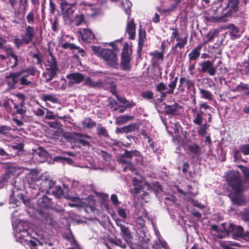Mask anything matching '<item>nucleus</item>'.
Wrapping results in <instances>:
<instances>
[{
	"mask_svg": "<svg viewBox=\"0 0 249 249\" xmlns=\"http://www.w3.org/2000/svg\"><path fill=\"white\" fill-rule=\"evenodd\" d=\"M132 182L136 193L137 194L140 193L141 189H142L143 182L138 179L136 178H132Z\"/></svg>",
	"mask_w": 249,
	"mask_h": 249,
	"instance_id": "34",
	"label": "nucleus"
},
{
	"mask_svg": "<svg viewBox=\"0 0 249 249\" xmlns=\"http://www.w3.org/2000/svg\"><path fill=\"white\" fill-rule=\"evenodd\" d=\"M45 66L47 71H58V67L56 58L51 53H49V57L46 61Z\"/></svg>",
	"mask_w": 249,
	"mask_h": 249,
	"instance_id": "12",
	"label": "nucleus"
},
{
	"mask_svg": "<svg viewBox=\"0 0 249 249\" xmlns=\"http://www.w3.org/2000/svg\"><path fill=\"white\" fill-rule=\"evenodd\" d=\"M110 199L113 204L115 205H118L120 203L117 196L115 194H112L111 196Z\"/></svg>",
	"mask_w": 249,
	"mask_h": 249,
	"instance_id": "62",
	"label": "nucleus"
},
{
	"mask_svg": "<svg viewBox=\"0 0 249 249\" xmlns=\"http://www.w3.org/2000/svg\"><path fill=\"white\" fill-rule=\"evenodd\" d=\"M242 218L244 221L249 222V209L243 213Z\"/></svg>",
	"mask_w": 249,
	"mask_h": 249,
	"instance_id": "61",
	"label": "nucleus"
},
{
	"mask_svg": "<svg viewBox=\"0 0 249 249\" xmlns=\"http://www.w3.org/2000/svg\"><path fill=\"white\" fill-rule=\"evenodd\" d=\"M8 55L9 56H10L12 58L14 59V64L12 66H11L12 68H15L17 67L18 65V56L15 54L12 50H11L10 52H8Z\"/></svg>",
	"mask_w": 249,
	"mask_h": 249,
	"instance_id": "51",
	"label": "nucleus"
},
{
	"mask_svg": "<svg viewBox=\"0 0 249 249\" xmlns=\"http://www.w3.org/2000/svg\"><path fill=\"white\" fill-rule=\"evenodd\" d=\"M36 71L33 67H29L20 71V72H22V74L25 73V75H27V77L30 75H34Z\"/></svg>",
	"mask_w": 249,
	"mask_h": 249,
	"instance_id": "40",
	"label": "nucleus"
},
{
	"mask_svg": "<svg viewBox=\"0 0 249 249\" xmlns=\"http://www.w3.org/2000/svg\"><path fill=\"white\" fill-rule=\"evenodd\" d=\"M240 0H228V6L229 10L223 15L216 18V20L218 22H226L229 20V18L236 17L239 11V3Z\"/></svg>",
	"mask_w": 249,
	"mask_h": 249,
	"instance_id": "5",
	"label": "nucleus"
},
{
	"mask_svg": "<svg viewBox=\"0 0 249 249\" xmlns=\"http://www.w3.org/2000/svg\"><path fill=\"white\" fill-rule=\"evenodd\" d=\"M57 71H47L43 72V76L46 82H49L51 81L53 77L56 76Z\"/></svg>",
	"mask_w": 249,
	"mask_h": 249,
	"instance_id": "31",
	"label": "nucleus"
},
{
	"mask_svg": "<svg viewBox=\"0 0 249 249\" xmlns=\"http://www.w3.org/2000/svg\"><path fill=\"white\" fill-rule=\"evenodd\" d=\"M220 246L224 249H234L233 247H239V243L233 241H221Z\"/></svg>",
	"mask_w": 249,
	"mask_h": 249,
	"instance_id": "28",
	"label": "nucleus"
},
{
	"mask_svg": "<svg viewBox=\"0 0 249 249\" xmlns=\"http://www.w3.org/2000/svg\"><path fill=\"white\" fill-rule=\"evenodd\" d=\"M83 128H92L96 125L95 122L93 121L90 118H85L81 122Z\"/></svg>",
	"mask_w": 249,
	"mask_h": 249,
	"instance_id": "33",
	"label": "nucleus"
},
{
	"mask_svg": "<svg viewBox=\"0 0 249 249\" xmlns=\"http://www.w3.org/2000/svg\"><path fill=\"white\" fill-rule=\"evenodd\" d=\"M248 85L246 84H244L243 83H241L237 86L236 89H234V91L239 90L241 91L242 90H246L247 89Z\"/></svg>",
	"mask_w": 249,
	"mask_h": 249,
	"instance_id": "63",
	"label": "nucleus"
},
{
	"mask_svg": "<svg viewBox=\"0 0 249 249\" xmlns=\"http://www.w3.org/2000/svg\"><path fill=\"white\" fill-rule=\"evenodd\" d=\"M187 36H185L183 37V40L177 41V43L176 44L175 46H174L172 49L173 53H178V49L181 50L185 47L187 42Z\"/></svg>",
	"mask_w": 249,
	"mask_h": 249,
	"instance_id": "25",
	"label": "nucleus"
},
{
	"mask_svg": "<svg viewBox=\"0 0 249 249\" xmlns=\"http://www.w3.org/2000/svg\"><path fill=\"white\" fill-rule=\"evenodd\" d=\"M24 145L22 143H17L15 145H10V157H14L18 155V153L23 150Z\"/></svg>",
	"mask_w": 249,
	"mask_h": 249,
	"instance_id": "23",
	"label": "nucleus"
},
{
	"mask_svg": "<svg viewBox=\"0 0 249 249\" xmlns=\"http://www.w3.org/2000/svg\"><path fill=\"white\" fill-rule=\"evenodd\" d=\"M213 61H204L199 64L201 67L200 71L203 73L208 72L211 76L216 74V68L213 66Z\"/></svg>",
	"mask_w": 249,
	"mask_h": 249,
	"instance_id": "11",
	"label": "nucleus"
},
{
	"mask_svg": "<svg viewBox=\"0 0 249 249\" xmlns=\"http://www.w3.org/2000/svg\"><path fill=\"white\" fill-rule=\"evenodd\" d=\"M47 112L45 116V118L47 119H55L56 118L59 119H63L64 116H58L57 114H54L53 113L48 109H46Z\"/></svg>",
	"mask_w": 249,
	"mask_h": 249,
	"instance_id": "45",
	"label": "nucleus"
},
{
	"mask_svg": "<svg viewBox=\"0 0 249 249\" xmlns=\"http://www.w3.org/2000/svg\"><path fill=\"white\" fill-rule=\"evenodd\" d=\"M178 79V77H176L174 80L171 81L168 84V87L170 89H168L169 91H168L167 92H168L169 94L174 93V89L176 87Z\"/></svg>",
	"mask_w": 249,
	"mask_h": 249,
	"instance_id": "39",
	"label": "nucleus"
},
{
	"mask_svg": "<svg viewBox=\"0 0 249 249\" xmlns=\"http://www.w3.org/2000/svg\"><path fill=\"white\" fill-rule=\"evenodd\" d=\"M20 83L22 85L29 86L32 84V82L27 79V75L23 76L20 79Z\"/></svg>",
	"mask_w": 249,
	"mask_h": 249,
	"instance_id": "56",
	"label": "nucleus"
},
{
	"mask_svg": "<svg viewBox=\"0 0 249 249\" xmlns=\"http://www.w3.org/2000/svg\"><path fill=\"white\" fill-rule=\"evenodd\" d=\"M61 47L63 49H68L70 48L71 50L76 49L78 50L79 47L76 46L75 44L73 43H71L69 42H65L64 44H62L61 45Z\"/></svg>",
	"mask_w": 249,
	"mask_h": 249,
	"instance_id": "52",
	"label": "nucleus"
},
{
	"mask_svg": "<svg viewBox=\"0 0 249 249\" xmlns=\"http://www.w3.org/2000/svg\"><path fill=\"white\" fill-rule=\"evenodd\" d=\"M241 170L247 178H249V169L245 166L241 167Z\"/></svg>",
	"mask_w": 249,
	"mask_h": 249,
	"instance_id": "64",
	"label": "nucleus"
},
{
	"mask_svg": "<svg viewBox=\"0 0 249 249\" xmlns=\"http://www.w3.org/2000/svg\"><path fill=\"white\" fill-rule=\"evenodd\" d=\"M48 240H51L49 238L46 239L44 237H42L41 240L37 241V242L40 245L45 246L46 247V249H53V248L52 249L48 248Z\"/></svg>",
	"mask_w": 249,
	"mask_h": 249,
	"instance_id": "54",
	"label": "nucleus"
},
{
	"mask_svg": "<svg viewBox=\"0 0 249 249\" xmlns=\"http://www.w3.org/2000/svg\"><path fill=\"white\" fill-rule=\"evenodd\" d=\"M27 21L29 24H33L35 22V16L32 12H29L26 16Z\"/></svg>",
	"mask_w": 249,
	"mask_h": 249,
	"instance_id": "55",
	"label": "nucleus"
},
{
	"mask_svg": "<svg viewBox=\"0 0 249 249\" xmlns=\"http://www.w3.org/2000/svg\"><path fill=\"white\" fill-rule=\"evenodd\" d=\"M150 54L151 56H153L154 58L160 60L161 61H162L163 60V53H161L158 52L157 51H155L153 52L150 53Z\"/></svg>",
	"mask_w": 249,
	"mask_h": 249,
	"instance_id": "50",
	"label": "nucleus"
},
{
	"mask_svg": "<svg viewBox=\"0 0 249 249\" xmlns=\"http://www.w3.org/2000/svg\"><path fill=\"white\" fill-rule=\"evenodd\" d=\"M136 25L134 19H131L127 22L125 32L128 35V38L133 40L135 37Z\"/></svg>",
	"mask_w": 249,
	"mask_h": 249,
	"instance_id": "14",
	"label": "nucleus"
},
{
	"mask_svg": "<svg viewBox=\"0 0 249 249\" xmlns=\"http://www.w3.org/2000/svg\"><path fill=\"white\" fill-rule=\"evenodd\" d=\"M211 227L216 232V235L220 238L226 237L230 233L232 234L233 238L236 240L240 237L245 238L249 236V232H245L242 226H236L232 224H229L227 230L225 229V223L222 224L220 227L213 225Z\"/></svg>",
	"mask_w": 249,
	"mask_h": 249,
	"instance_id": "2",
	"label": "nucleus"
},
{
	"mask_svg": "<svg viewBox=\"0 0 249 249\" xmlns=\"http://www.w3.org/2000/svg\"><path fill=\"white\" fill-rule=\"evenodd\" d=\"M124 127L125 133H128L136 130L138 128V125L136 124L133 123Z\"/></svg>",
	"mask_w": 249,
	"mask_h": 249,
	"instance_id": "47",
	"label": "nucleus"
},
{
	"mask_svg": "<svg viewBox=\"0 0 249 249\" xmlns=\"http://www.w3.org/2000/svg\"><path fill=\"white\" fill-rule=\"evenodd\" d=\"M209 127V125L207 123L202 124L197 130L198 134L202 136H204L207 134V130Z\"/></svg>",
	"mask_w": 249,
	"mask_h": 249,
	"instance_id": "43",
	"label": "nucleus"
},
{
	"mask_svg": "<svg viewBox=\"0 0 249 249\" xmlns=\"http://www.w3.org/2000/svg\"><path fill=\"white\" fill-rule=\"evenodd\" d=\"M84 21V17L83 15L80 14L78 15H76V16L74 18L72 17V21H71V22H74L75 25L79 26L80 25L82 22Z\"/></svg>",
	"mask_w": 249,
	"mask_h": 249,
	"instance_id": "41",
	"label": "nucleus"
},
{
	"mask_svg": "<svg viewBox=\"0 0 249 249\" xmlns=\"http://www.w3.org/2000/svg\"><path fill=\"white\" fill-rule=\"evenodd\" d=\"M202 47V45H198L194 48L188 54L189 60L190 62L196 60L200 55V52Z\"/></svg>",
	"mask_w": 249,
	"mask_h": 249,
	"instance_id": "21",
	"label": "nucleus"
},
{
	"mask_svg": "<svg viewBox=\"0 0 249 249\" xmlns=\"http://www.w3.org/2000/svg\"><path fill=\"white\" fill-rule=\"evenodd\" d=\"M92 50L98 56L101 57L107 65L112 68L118 67L117 54L110 49H104L97 46H91Z\"/></svg>",
	"mask_w": 249,
	"mask_h": 249,
	"instance_id": "3",
	"label": "nucleus"
},
{
	"mask_svg": "<svg viewBox=\"0 0 249 249\" xmlns=\"http://www.w3.org/2000/svg\"><path fill=\"white\" fill-rule=\"evenodd\" d=\"M203 112L202 111L197 112L193 120V123L196 124L200 125L203 120Z\"/></svg>",
	"mask_w": 249,
	"mask_h": 249,
	"instance_id": "44",
	"label": "nucleus"
},
{
	"mask_svg": "<svg viewBox=\"0 0 249 249\" xmlns=\"http://www.w3.org/2000/svg\"><path fill=\"white\" fill-rule=\"evenodd\" d=\"M232 201L236 204L242 205L244 202V198L239 194L235 195L234 196H231Z\"/></svg>",
	"mask_w": 249,
	"mask_h": 249,
	"instance_id": "36",
	"label": "nucleus"
},
{
	"mask_svg": "<svg viewBox=\"0 0 249 249\" xmlns=\"http://www.w3.org/2000/svg\"><path fill=\"white\" fill-rule=\"evenodd\" d=\"M244 25V22H243V25H241L240 27L236 26L233 23H229L228 24L226 28L229 30V33L232 39H238L241 36L245 31L243 27Z\"/></svg>",
	"mask_w": 249,
	"mask_h": 249,
	"instance_id": "9",
	"label": "nucleus"
},
{
	"mask_svg": "<svg viewBox=\"0 0 249 249\" xmlns=\"http://www.w3.org/2000/svg\"><path fill=\"white\" fill-rule=\"evenodd\" d=\"M27 178L31 188L37 189L39 191L46 193H49L55 184V182L46 174L39 176L35 171L31 172Z\"/></svg>",
	"mask_w": 249,
	"mask_h": 249,
	"instance_id": "1",
	"label": "nucleus"
},
{
	"mask_svg": "<svg viewBox=\"0 0 249 249\" xmlns=\"http://www.w3.org/2000/svg\"><path fill=\"white\" fill-rule=\"evenodd\" d=\"M21 74L22 72L20 71L7 74L5 76V78L8 80V85L10 87H13L15 86L18 82V78L21 76Z\"/></svg>",
	"mask_w": 249,
	"mask_h": 249,
	"instance_id": "16",
	"label": "nucleus"
},
{
	"mask_svg": "<svg viewBox=\"0 0 249 249\" xmlns=\"http://www.w3.org/2000/svg\"><path fill=\"white\" fill-rule=\"evenodd\" d=\"M108 78L99 79L97 81L92 80L90 77H87L84 82V85L92 88H107V80Z\"/></svg>",
	"mask_w": 249,
	"mask_h": 249,
	"instance_id": "10",
	"label": "nucleus"
},
{
	"mask_svg": "<svg viewBox=\"0 0 249 249\" xmlns=\"http://www.w3.org/2000/svg\"><path fill=\"white\" fill-rule=\"evenodd\" d=\"M180 106L178 103H175L172 106L165 105L164 107V111L166 114H174Z\"/></svg>",
	"mask_w": 249,
	"mask_h": 249,
	"instance_id": "27",
	"label": "nucleus"
},
{
	"mask_svg": "<svg viewBox=\"0 0 249 249\" xmlns=\"http://www.w3.org/2000/svg\"><path fill=\"white\" fill-rule=\"evenodd\" d=\"M120 229L121 236L124 239L127 244L131 246L132 245L131 242L132 235L128 228L125 225H120Z\"/></svg>",
	"mask_w": 249,
	"mask_h": 249,
	"instance_id": "15",
	"label": "nucleus"
},
{
	"mask_svg": "<svg viewBox=\"0 0 249 249\" xmlns=\"http://www.w3.org/2000/svg\"><path fill=\"white\" fill-rule=\"evenodd\" d=\"M17 171V169L15 167L9 166L6 169L5 175L8 178H9L11 176L14 175Z\"/></svg>",
	"mask_w": 249,
	"mask_h": 249,
	"instance_id": "48",
	"label": "nucleus"
},
{
	"mask_svg": "<svg viewBox=\"0 0 249 249\" xmlns=\"http://www.w3.org/2000/svg\"><path fill=\"white\" fill-rule=\"evenodd\" d=\"M47 155V152L42 147H39L37 150L34 153V157L40 162H42L45 160Z\"/></svg>",
	"mask_w": 249,
	"mask_h": 249,
	"instance_id": "20",
	"label": "nucleus"
},
{
	"mask_svg": "<svg viewBox=\"0 0 249 249\" xmlns=\"http://www.w3.org/2000/svg\"><path fill=\"white\" fill-rule=\"evenodd\" d=\"M133 119V116L122 115L116 117L115 123L117 125H122Z\"/></svg>",
	"mask_w": 249,
	"mask_h": 249,
	"instance_id": "26",
	"label": "nucleus"
},
{
	"mask_svg": "<svg viewBox=\"0 0 249 249\" xmlns=\"http://www.w3.org/2000/svg\"><path fill=\"white\" fill-rule=\"evenodd\" d=\"M83 40L90 41L94 38V35L89 29H83L80 31Z\"/></svg>",
	"mask_w": 249,
	"mask_h": 249,
	"instance_id": "22",
	"label": "nucleus"
},
{
	"mask_svg": "<svg viewBox=\"0 0 249 249\" xmlns=\"http://www.w3.org/2000/svg\"><path fill=\"white\" fill-rule=\"evenodd\" d=\"M41 98L43 101L47 103L50 102L53 103H59V99L52 94H43Z\"/></svg>",
	"mask_w": 249,
	"mask_h": 249,
	"instance_id": "29",
	"label": "nucleus"
},
{
	"mask_svg": "<svg viewBox=\"0 0 249 249\" xmlns=\"http://www.w3.org/2000/svg\"><path fill=\"white\" fill-rule=\"evenodd\" d=\"M142 96L143 98L146 99V100H149L153 98V93L150 90H147L144 92H143L142 93Z\"/></svg>",
	"mask_w": 249,
	"mask_h": 249,
	"instance_id": "53",
	"label": "nucleus"
},
{
	"mask_svg": "<svg viewBox=\"0 0 249 249\" xmlns=\"http://www.w3.org/2000/svg\"><path fill=\"white\" fill-rule=\"evenodd\" d=\"M131 53L129 47L124 46L122 50L120 67L122 70L128 71L131 69L130 62L131 61Z\"/></svg>",
	"mask_w": 249,
	"mask_h": 249,
	"instance_id": "7",
	"label": "nucleus"
},
{
	"mask_svg": "<svg viewBox=\"0 0 249 249\" xmlns=\"http://www.w3.org/2000/svg\"><path fill=\"white\" fill-rule=\"evenodd\" d=\"M97 134L100 137H107L108 136L107 131L101 124H98L97 125Z\"/></svg>",
	"mask_w": 249,
	"mask_h": 249,
	"instance_id": "35",
	"label": "nucleus"
},
{
	"mask_svg": "<svg viewBox=\"0 0 249 249\" xmlns=\"http://www.w3.org/2000/svg\"><path fill=\"white\" fill-rule=\"evenodd\" d=\"M156 91L161 94V97H165L167 95L169 94L168 92H167L169 91V89H167L166 85L163 82H160L159 84H157L156 86Z\"/></svg>",
	"mask_w": 249,
	"mask_h": 249,
	"instance_id": "24",
	"label": "nucleus"
},
{
	"mask_svg": "<svg viewBox=\"0 0 249 249\" xmlns=\"http://www.w3.org/2000/svg\"><path fill=\"white\" fill-rule=\"evenodd\" d=\"M77 3L76 1L69 3L65 0H61L60 3L61 13L65 21H72L73 13L75 12V7Z\"/></svg>",
	"mask_w": 249,
	"mask_h": 249,
	"instance_id": "4",
	"label": "nucleus"
},
{
	"mask_svg": "<svg viewBox=\"0 0 249 249\" xmlns=\"http://www.w3.org/2000/svg\"><path fill=\"white\" fill-rule=\"evenodd\" d=\"M188 150L195 155H197L200 153V147L196 144L189 145Z\"/></svg>",
	"mask_w": 249,
	"mask_h": 249,
	"instance_id": "42",
	"label": "nucleus"
},
{
	"mask_svg": "<svg viewBox=\"0 0 249 249\" xmlns=\"http://www.w3.org/2000/svg\"><path fill=\"white\" fill-rule=\"evenodd\" d=\"M146 39V33L144 30L141 27L139 30V41H138V49L137 52L139 54H141L142 51L144 43Z\"/></svg>",
	"mask_w": 249,
	"mask_h": 249,
	"instance_id": "17",
	"label": "nucleus"
},
{
	"mask_svg": "<svg viewBox=\"0 0 249 249\" xmlns=\"http://www.w3.org/2000/svg\"><path fill=\"white\" fill-rule=\"evenodd\" d=\"M37 204L41 208H48L51 206V200L48 196L43 195L42 196L38 198Z\"/></svg>",
	"mask_w": 249,
	"mask_h": 249,
	"instance_id": "19",
	"label": "nucleus"
},
{
	"mask_svg": "<svg viewBox=\"0 0 249 249\" xmlns=\"http://www.w3.org/2000/svg\"><path fill=\"white\" fill-rule=\"evenodd\" d=\"M51 194L58 198H61L63 196V191L60 185H56L52 189Z\"/></svg>",
	"mask_w": 249,
	"mask_h": 249,
	"instance_id": "32",
	"label": "nucleus"
},
{
	"mask_svg": "<svg viewBox=\"0 0 249 249\" xmlns=\"http://www.w3.org/2000/svg\"><path fill=\"white\" fill-rule=\"evenodd\" d=\"M122 6L127 14H129L130 7L132 6L131 3L127 0L123 1Z\"/></svg>",
	"mask_w": 249,
	"mask_h": 249,
	"instance_id": "46",
	"label": "nucleus"
},
{
	"mask_svg": "<svg viewBox=\"0 0 249 249\" xmlns=\"http://www.w3.org/2000/svg\"><path fill=\"white\" fill-rule=\"evenodd\" d=\"M36 34V31L33 27L28 25L26 26L24 34L22 36L24 38V41H27L28 44L32 41Z\"/></svg>",
	"mask_w": 249,
	"mask_h": 249,
	"instance_id": "13",
	"label": "nucleus"
},
{
	"mask_svg": "<svg viewBox=\"0 0 249 249\" xmlns=\"http://www.w3.org/2000/svg\"><path fill=\"white\" fill-rule=\"evenodd\" d=\"M124 156H125L126 158H132L135 156L137 157L140 155V152L136 150L128 151L126 149L124 150V153L123 154Z\"/></svg>",
	"mask_w": 249,
	"mask_h": 249,
	"instance_id": "37",
	"label": "nucleus"
},
{
	"mask_svg": "<svg viewBox=\"0 0 249 249\" xmlns=\"http://www.w3.org/2000/svg\"><path fill=\"white\" fill-rule=\"evenodd\" d=\"M201 97L208 100H212V94L208 90L202 89H199Z\"/></svg>",
	"mask_w": 249,
	"mask_h": 249,
	"instance_id": "38",
	"label": "nucleus"
},
{
	"mask_svg": "<svg viewBox=\"0 0 249 249\" xmlns=\"http://www.w3.org/2000/svg\"><path fill=\"white\" fill-rule=\"evenodd\" d=\"M24 40V38L23 37H22L21 39L16 38L14 39V43L17 48H19L20 46L23 44H28V42Z\"/></svg>",
	"mask_w": 249,
	"mask_h": 249,
	"instance_id": "49",
	"label": "nucleus"
},
{
	"mask_svg": "<svg viewBox=\"0 0 249 249\" xmlns=\"http://www.w3.org/2000/svg\"><path fill=\"white\" fill-rule=\"evenodd\" d=\"M216 34V31L208 33L207 35V40L204 42V44H207L208 42L212 41V40L215 37Z\"/></svg>",
	"mask_w": 249,
	"mask_h": 249,
	"instance_id": "57",
	"label": "nucleus"
},
{
	"mask_svg": "<svg viewBox=\"0 0 249 249\" xmlns=\"http://www.w3.org/2000/svg\"><path fill=\"white\" fill-rule=\"evenodd\" d=\"M227 181L229 185L236 192H241L242 190L241 180L239 174L237 171H234L230 172L227 175Z\"/></svg>",
	"mask_w": 249,
	"mask_h": 249,
	"instance_id": "6",
	"label": "nucleus"
},
{
	"mask_svg": "<svg viewBox=\"0 0 249 249\" xmlns=\"http://www.w3.org/2000/svg\"><path fill=\"white\" fill-rule=\"evenodd\" d=\"M66 238L71 243V247L68 249H80V247L77 244L73 235L71 232L66 235Z\"/></svg>",
	"mask_w": 249,
	"mask_h": 249,
	"instance_id": "30",
	"label": "nucleus"
},
{
	"mask_svg": "<svg viewBox=\"0 0 249 249\" xmlns=\"http://www.w3.org/2000/svg\"><path fill=\"white\" fill-rule=\"evenodd\" d=\"M28 238H29V235L28 236V237H26V238H24L23 240L24 242L23 244H24L26 242H27L28 245H30L31 246H32L33 247H35L37 245V243L35 241L31 240V239H29Z\"/></svg>",
	"mask_w": 249,
	"mask_h": 249,
	"instance_id": "58",
	"label": "nucleus"
},
{
	"mask_svg": "<svg viewBox=\"0 0 249 249\" xmlns=\"http://www.w3.org/2000/svg\"><path fill=\"white\" fill-rule=\"evenodd\" d=\"M118 213L119 215L124 219H125L127 217L126 211L124 209L121 208H118Z\"/></svg>",
	"mask_w": 249,
	"mask_h": 249,
	"instance_id": "59",
	"label": "nucleus"
},
{
	"mask_svg": "<svg viewBox=\"0 0 249 249\" xmlns=\"http://www.w3.org/2000/svg\"><path fill=\"white\" fill-rule=\"evenodd\" d=\"M67 77L70 80V82L71 84L80 83L84 79V75L80 73H73L69 74Z\"/></svg>",
	"mask_w": 249,
	"mask_h": 249,
	"instance_id": "18",
	"label": "nucleus"
},
{
	"mask_svg": "<svg viewBox=\"0 0 249 249\" xmlns=\"http://www.w3.org/2000/svg\"><path fill=\"white\" fill-rule=\"evenodd\" d=\"M11 128L9 126L1 125L0 126V133L6 134L8 131L11 130Z\"/></svg>",
	"mask_w": 249,
	"mask_h": 249,
	"instance_id": "60",
	"label": "nucleus"
},
{
	"mask_svg": "<svg viewBox=\"0 0 249 249\" xmlns=\"http://www.w3.org/2000/svg\"><path fill=\"white\" fill-rule=\"evenodd\" d=\"M28 224L25 221H20L16 228L17 234L16 237L17 240L21 244L23 243V239L29 235Z\"/></svg>",
	"mask_w": 249,
	"mask_h": 249,
	"instance_id": "8",
	"label": "nucleus"
}]
</instances>
